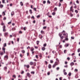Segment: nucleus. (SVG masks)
<instances>
[{
  "instance_id": "nucleus-1",
  "label": "nucleus",
  "mask_w": 80,
  "mask_h": 80,
  "mask_svg": "<svg viewBox=\"0 0 80 80\" xmlns=\"http://www.w3.org/2000/svg\"><path fill=\"white\" fill-rule=\"evenodd\" d=\"M59 37H60L61 39H63V38H67L68 37V34L65 33V31L64 30L59 34Z\"/></svg>"
},
{
  "instance_id": "nucleus-2",
  "label": "nucleus",
  "mask_w": 80,
  "mask_h": 80,
  "mask_svg": "<svg viewBox=\"0 0 80 80\" xmlns=\"http://www.w3.org/2000/svg\"><path fill=\"white\" fill-rule=\"evenodd\" d=\"M2 50H3V52H0V54L1 55H3V54H5V48H2Z\"/></svg>"
},
{
  "instance_id": "nucleus-3",
  "label": "nucleus",
  "mask_w": 80,
  "mask_h": 80,
  "mask_svg": "<svg viewBox=\"0 0 80 80\" xmlns=\"http://www.w3.org/2000/svg\"><path fill=\"white\" fill-rule=\"evenodd\" d=\"M5 25H4V26H3L2 27V28H3V32H6L7 31V30L5 29L6 28Z\"/></svg>"
},
{
  "instance_id": "nucleus-4",
  "label": "nucleus",
  "mask_w": 80,
  "mask_h": 80,
  "mask_svg": "<svg viewBox=\"0 0 80 80\" xmlns=\"http://www.w3.org/2000/svg\"><path fill=\"white\" fill-rule=\"evenodd\" d=\"M27 76H28V77L30 78V77H31V76H32V75H30V73L28 72V73H27Z\"/></svg>"
},
{
  "instance_id": "nucleus-5",
  "label": "nucleus",
  "mask_w": 80,
  "mask_h": 80,
  "mask_svg": "<svg viewBox=\"0 0 80 80\" xmlns=\"http://www.w3.org/2000/svg\"><path fill=\"white\" fill-rule=\"evenodd\" d=\"M8 32H6L4 33V36L5 37H6V36H8Z\"/></svg>"
},
{
  "instance_id": "nucleus-6",
  "label": "nucleus",
  "mask_w": 80,
  "mask_h": 80,
  "mask_svg": "<svg viewBox=\"0 0 80 80\" xmlns=\"http://www.w3.org/2000/svg\"><path fill=\"white\" fill-rule=\"evenodd\" d=\"M54 64L57 66L58 65H59L60 63H59V62H55Z\"/></svg>"
},
{
  "instance_id": "nucleus-7",
  "label": "nucleus",
  "mask_w": 80,
  "mask_h": 80,
  "mask_svg": "<svg viewBox=\"0 0 80 80\" xmlns=\"http://www.w3.org/2000/svg\"><path fill=\"white\" fill-rule=\"evenodd\" d=\"M72 8H73V7H72V6L70 7V11L71 12H73V10L72 9Z\"/></svg>"
},
{
  "instance_id": "nucleus-8",
  "label": "nucleus",
  "mask_w": 80,
  "mask_h": 80,
  "mask_svg": "<svg viewBox=\"0 0 80 80\" xmlns=\"http://www.w3.org/2000/svg\"><path fill=\"white\" fill-rule=\"evenodd\" d=\"M4 58H6L7 60H8V57L7 55L5 56L4 57Z\"/></svg>"
},
{
  "instance_id": "nucleus-9",
  "label": "nucleus",
  "mask_w": 80,
  "mask_h": 80,
  "mask_svg": "<svg viewBox=\"0 0 80 80\" xmlns=\"http://www.w3.org/2000/svg\"><path fill=\"white\" fill-rule=\"evenodd\" d=\"M15 13L14 12V11H12V12L11 13V15L12 17V16H13V15H14V14Z\"/></svg>"
},
{
  "instance_id": "nucleus-10",
  "label": "nucleus",
  "mask_w": 80,
  "mask_h": 80,
  "mask_svg": "<svg viewBox=\"0 0 80 80\" xmlns=\"http://www.w3.org/2000/svg\"><path fill=\"white\" fill-rule=\"evenodd\" d=\"M30 50L31 51V52H33V51L34 50V48H33V47L31 48Z\"/></svg>"
},
{
  "instance_id": "nucleus-11",
  "label": "nucleus",
  "mask_w": 80,
  "mask_h": 80,
  "mask_svg": "<svg viewBox=\"0 0 80 80\" xmlns=\"http://www.w3.org/2000/svg\"><path fill=\"white\" fill-rule=\"evenodd\" d=\"M7 67H4V70H5L6 72H7Z\"/></svg>"
},
{
  "instance_id": "nucleus-12",
  "label": "nucleus",
  "mask_w": 80,
  "mask_h": 80,
  "mask_svg": "<svg viewBox=\"0 0 80 80\" xmlns=\"http://www.w3.org/2000/svg\"><path fill=\"white\" fill-rule=\"evenodd\" d=\"M69 45L68 44H66L64 45L65 47H67L68 46H69Z\"/></svg>"
},
{
  "instance_id": "nucleus-13",
  "label": "nucleus",
  "mask_w": 80,
  "mask_h": 80,
  "mask_svg": "<svg viewBox=\"0 0 80 80\" xmlns=\"http://www.w3.org/2000/svg\"><path fill=\"white\" fill-rule=\"evenodd\" d=\"M3 7V5L2 4L0 5V8H2Z\"/></svg>"
},
{
  "instance_id": "nucleus-14",
  "label": "nucleus",
  "mask_w": 80,
  "mask_h": 80,
  "mask_svg": "<svg viewBox=\"0 0 80 80\" xmlns=\"http://www.w3.org/2000/svg\"><path fill=\"white\" fill-rule=\"evenodd\" d=\"M70 65L71 66H73V65H74V63L73 62H72L70 63Z\"/></svg>"
},
{
  "instance_id": "nucleus-15",
  "label": "nucleus",
  "mask_w": 80,
  "mask_h": 80,
  "mask_svg": "<svg viewBox=\"0 0 80 80\" xmlns=\"http://www.w3.org/2000/svg\"><path fill=\"white\" fill-rule=\"evenodd\" d=\"M42 50H43V51H44V50H45V47H43L42 48Z\"/></svg>"
},
{
  "instance_id": "nucleus-16",
  "label": "nucleus",
  "mask_w": 80,
  "mask_h": 80,
  "mask_svg": "<svg viewBox=\"0 0 80 80\" xmlns=\"http://www.w3.org/2000/svg\"><path fill=\"white\" fill-rule=\"evenodd\" d=\"M20 4L21 6H23V3L22 2H20Z\"/></svg>"
},
{
  "instance_id": "nucleus-17",
  "label": "nucleus",
  "mask_w": 80,
  "mask_h": 80,
  "mask_svg": "<svg viewBox=\"0 0 80 80\" xmlns=\"http://www.w3.org/2000/svg\"><path fill=\"white\" fill-rule=\"evenodd\" d=\"M3 46L4 47H7V43H5L3 45Z\"/></svg>"
},
{
  "instance_id": "nucleus-18",
  "label": "nucleus",
  "mask_w": 80,
  "mask_h": 80,
  "mask_svg": "<svg viewBox=\"0 0 80 80\" xmlns=\"http://www.w3.org/2000/svg\"><path fill=\"white\" fill-rule=\"evenodd\" d=\"M48 68H52V66L51 64H49L48 65Z\"/></svg>"
},
{
  "instance_id": "nucleus-19",
  "label": "nucleus",
  "mask_w": 80,
  "mask_h": 80,
  "mask_svg": "<svg viewBox=\"0 0 80 80\" xmlns=\"http://www.w3.org/2000/svg\"><path fill=\"white\" fill-rule=\"evenodd\" d=\"M33 62H30V65H33Z\"/></svg>"
},
{
  "instance_id": "nucleus-20",
  "label": "nucleus",
  "mask_w": 80,
  "mask_h": 80,
  "mask_svg": "<svg viewBox=\"0 0 80 80\" xmlns=\"http://www.w3.org/2000/svg\"><path fill=\"white\" fill-rule=\"evenodd\" d=\"M16 30V29L15 28H12V31H14V30Z\"/></svg>"
},
{
  "instance_id": "nucleus-21",
  "label": "nucleus",
  "mask_w": 80,
  "mask_h": 80,
  "mask_svg": "<svg viewBox=\"0 0 80 80\" xmlns=\"http://www.w3.org/2000/svg\"><path fill=\"white\" fill-rule=\"evenodd\" d=\"M74 72L76 73H77V72H78V69H75L74 70Z\"/></svg>"
},
{
  "instance_id": "nucleus-22",
  "label": "nucleus",
  "mask_w": 80,
  "mask_h": 80,
  "mask_svg": "<svg viewBox=\"0 0 80 80\" xmlns=\"http://www.w3.org/2000/svg\"><path fill=\"white\" fill-rule=\"evenodd\" d=\"M72 75V73L71 72H69L68 75L70 77L71 76V75Z\"/></svg>"
},
{
  "instance_id": "nucleus-23",
  "label": "nucleus",
  "mask_w": 80,
  "mask_h": 80,
  "mask_svg": "<svg viewBox=\"0 0 80 80\" xmlns=\"http://www.w3.org/2000/svg\"><path fill=\"white\" fill-rule=\"evenodd\" d=\"M65 40L66 41H68V37L65 38Z\"/></svg>"
},
{
  "instance_id": "nucleus-24",
  "label": "nucleus",
  "mask_w": 80,
  "mask_h": 80,
  "mask_svg": "<svg viewBox=\"0 0 80 80\" xmlns=\"http://www.w3.org/2000/svg\"><path fill=\"white\" fill-rule=\"evenodd\" d=\"M56 61H57V62H58V63H59V62H60L59 61V59H58V58H57L56 59Z\"/></svg>"
},
{
  "instance_id": "nucleus-25",
  "label": "nucleus",
  "mask_w": 80,
  "mask_h": 80,
  "mask_svg": "<svg viewBox=\"0 0 80 80\" xmlns=\"http://www.w3.org/2000/svg\"><path fill=\"white\" fill-rule=\"evenodd\" d=\"M41 33L42 34H43L44 33V31H43L42 30L41 31Z\"/></svg>"
},
{
  "instance_id": "nucleus-26",
  "label": "nucleus",
  "mask_w": 80,
  "mask_h": 80,
  "mask_svg": "<svg viewBox=\"0 0 80 80\" xmlns=\"http://www.w3.org/2000/svg\"><path fill=\"white\" fill-rule=\"evenodd\" d=\"M33 65L34 66H36V62H33Z\"/></svg>"
},
{
  "instance_id": "nucleus-27",
  "label": "nucleus",
  "mask_w": 80,
  "mask_h": 80,
  "mask_svg": "<svg viewBox=\"0 0 80 80\" xmlns=\"http://www.w3.org/2000/svg\"><path fill=\"white\" fill-rule=\"evenodd\" d=\"M40 42V41H37V45H38L39 44V43Z\"/></svg>"
},
{
  "instance_id": "nucleus-28",
  "label": "nucleus",
  "mask_w": 80,
  "mask_h": 80,
  "mask_svg": "<svg viewBox=\"0 0 80 80\" xmlns=\"http://www.w3.org/2000/svg\"><path fill=\"white\" fill-rule=\"evenodd\" d=\"M31 74H35V72L34 71H32L31 72Z\"/></svg>"
},
{
  "instance_id": "nucleus-29",
  "label": "nucleus",
  "mask_w": 80,
  "mask_h": 80,
  "mask_svg": "<svg viewBox=\"0 0 80 80\" xmlns=\"http://www.w3.org/2000/svg\"><path fill=\"white\" fill-rule=\"evenodd\" d=\"M56 66H57L56 65H55V64H54L52 66V67L53 68H55V67Z\"/></svg>"
},
{
  "instance_id": "nucleus-30",
  "label": "nucleus",
  "mask_w": 80,
  "mask_h": 80,
  "mask_svg": "<svg viewBox=\"0 0 80 80\" xmlns=\"http://www.w3.org/2000/svg\"><path fill=\"white\" fill-rule=\"evenodd\" d=\"M47 3H49V4H50L51 2H50V1L48 0V1H47Z\"/></svg>"
},
{
  "instance_id": "nucleus-31",
  "label": "nucleus",
  "mask_w": 80,
  "mask_h": 80,
  "mask_svg": "<svg viewBox=\"0 0 80 80\" xmlns=\"http://www.w3.org/2000/svg\"><path fill=\"white\" fill-rule=\"evenodd\" d=\"M50 62L51 63H53V60H50Z\"/></svg>"
},
{
  "instance_id": "nucleus-32",
  "label": "nucleus",
  "mask_w": 80,
  "mask_h": 80,
  "mask_svg": "<svg viewBox=\"0 0 80 80\" xmlns=\"http://www.w3.org/2000/svg\"><path fill=\"white\" fill-rule=\"evenodd\" d=\"M63 73L64 75H67V73L66 72H63Z\"/></svg>"
},
{
  "instance_id": "nucleus-33",
  "label": "nucleus",
  "mask_w": 80,
  "mask_h": 80,
  "mask_svg": "<svg viewBox=\"0 0 80 80\" xmlns=\"http://www.w3.org/2000/svg\"><path fill=\"white\" fill-rule=\"evenodd\" d=\"M22 52L23 53H25V51L24 50H22Z\"/></svg>"
},
{
  "instance_id": "nucleus-34",
  "label": "nucleus",
  "mask_w": 80,
  "mask_h": 80,
  "mask_svg": "<svg viewBox=\"0 0 80 80\" xmlns=\"http://www.w3.org/2000/svg\"><path fill=\"white\" fill-rule=\"evenodd\" d=\"M26 67L27 68H28L30 67V66L29 65H27L26 66Z\"/></svg>"
},
{
  "instance_id": "nucleus-35",
  "label": "nucleus",
  "mask_w": 80,
  "mask_h": 80,
  "mask_svg": "<svg viewBox=\"0 0 80 80\" xmlns=\"http://www.w3.org/2000/svg\"><path fill=\"white\" fill-rule=\"evenodd\" d=\"M56 69L57 70H59L60 69V68H59L58 67Z\"/></svg>"
},
{
  "instance_id": "nucleus-36",
  "label": "nucleus",
  "mask_w": 80,
  "mask_h": 80,
  "mask_svg": "<svg viewBox=\"0 0 80 80\" xmlns=\"http://www.w3.org/2000/svg\"><path fill=\"white\" fill-rule=\"evenodd\" d=\"M39 57H42V54L40 53V54H39Z\"/></svg>"
},
{
  "instance_id": "nucleus-37",
  "label": "nucleus",
  "mask_w": 80,
  "mask_h": 80,
  "mask_svg": "<svg viewBox=\"0 0 80 80\" xmlns=\"http://www.w3.org/2000/svg\"><path fill=\"white\" fill-rule=\"evenodd\" d=\"M43 29H46L47 28V26H44L43 28Z\"/></svg>"
},
{
  "instance_id": "nucleus-38",
  "label": "nucleus",
  "mask_w": 80,
  "mask_h": 80,
  "mask_svg": "<svg viewBox=\"0 0 80 80\" xmlns=\"http://www.w3.org/2000/svg\"><path fill=\"white\" fill-rule=\"evenodd\" d=\"M29 12H30L31 14H32V10L31 9H30L29 10Z\"/></svg>"
},
{
  "instance_id": "nucleus-39",
  "label": "nucleus",
  "mask_w": 80,
  "mask_h": 80,
  "mask_svg": "<svg viewBox=\"0 0 80 80\" xmlns=\"http://www.w3.org/2000/svg\"><path fill=\"white\" fill-rule=\"evenodd\" d=\"M12 77H14V78H16V76H15V75H13L12 76Z\"/></svg>"
},
{
  "instance_id": "nucleus-40",
  "label": "nucleus",
  "mask_w": 80,
  "mask_h": 80,
  "mask_svg": "<svg viewBox=\"0 0 80 80\" xmlns=\"http://www.w3.org/2000/svg\"><path fill=\"white\" fill-rule=\"evenodd\" d=\"M54 10L55 11H57V8H55L54 9Z\"/></svg>"
},
{
  "instance_id": "nucleus-41",
  "label": "nucleus",
  "mask_w": 80,
  "mask_h": 80,
  "mask_svg": "<svg viewBox=\"0 0 80 80\" xmlns=\"http://www.w3.org/2000/svg\"><path fill=\"white\" fill-rule=\"evenodd\" d=\"M24 73V71H22V72H21V74H23Z\"/></svg>"
},
{
  "instance_id": "nucleus-42",
  "label": "nucleus",
  "mask_w": 80,
  "mask_h": 80,
  "mask_svg": "<svg viewBox=\"0 0 80 80\" xmlns=\"http://www.w3.org/2000/svg\"><path fill=\"white\" fill-rule=\"evenodd\" d=\"M70 17H73V14H72V13L70 14Z\"/></svg>"
},
{
  "instance_id": "nucleus-43",
  "label": "nucleus",
  "mask_w": 80,
  "mask_h": 80,
  "mask_svg": "<svg viewBox=\"0 0 80 80\" xmlns=\"http://www.w3.org/2000/svg\"><path fill=\"white\" fill-rule=\"evenodd\" d=\"M44 47H46L47 46V44L45 43L43 44Z\"/></svg>"
},
{
  "instance_id": "nucleus-44",
  "label": "nucleus",
  "mask_w": 80,
  "mask_h": 80,
  "mask_svg": "<svg viewBox=\"0 0 80 80\" xmlns=\"http://www.w3.org/2000/svg\"><path fill=\"white\" fill-rule=\"evenodd\" d=\"M78 53H79V52H80V49L79 48L78 50Z\"/></svg>"
},
{
  "instance_id": "nucleus-45",
  "label": "nucleus",
  "mask_w": 80,
  "mask_h": 80,
  "mask_svg": "<svg viewBox=\"0 0 80 80\" xmlns=\"http://www.w3.org/2000/svg\"><path fill=\"white\" fill-rule=\"evenodd\" d=\"M2 2L3 3H5V0H2Z\"/></svg>"
},
{
  "instance_id": "nucleus-46",
  "label": "nucleus",
  "mask_w": 80,
  "mask_h": 80,
  "mask_svg": "<svg viewBox=\"0 0 80 80\" xmlns=\"http://www.w3.org/2000/svg\"><path fill=\"white\" fill-rule=\"evenodd\" d=\"M33 23H35V22H36V21H35V20H34L33 21Z\"/></svg>"
},
{
  "instance_id": "nucleus-47",
  "label": "nucleus",
  "mask_w": 80,
  "mask_h": 80,
  "mask_svg": "<svg viewBox=\"0 0 80 80\" xmlns=\"http://www.w3.org/2000/svg\"><path fill=\"white\" fill-rule=\"evenodd\" d=\"M11 23H12L11 21H10L8 23V24H11Z\"/></svg>"
},
{
  "instance_id": "nucleus-48",
  "label": "nucleus",
  "mask_w": 80,
  "mask_h": 80,
  "mask_svg": "<svg viewBox=\"0 0 80 80\" xmlns=\"http://www.w3.org/2000/svg\"><path fill=\"white\" fill-rule=\"evenodd\" d=\"M37 18H39V17H40V15H38V16H37Z\"/></svg>"
},
{
  "instance_id": "nucleus-49",
  "label": "nucleus",
  "mask_w": 80,
  "mask_h": 80,
  "mask_svg": "<svg viewBox=\"0 0 80 80\" xmlns=\"http://www.w3.org/2000/svg\"><path fill=\"white\" fill-rule=\"evenodd\" d=\"M6 17H4L3 18V20H6Z\"/></svg>"
},
{
  "instance_id": "nucleus-50",
  "label": "nucleus",
  "mask_w": 80,
  "mask_h": 80,
  "mask_svg": "<svg viewBox=\"0 0 80 80\" xmlns=\"http://www.w3.org/2000/svg\"><path fill=\"white\" fill-rule=\"evenodd\" d=\"M67 59L68 60H70V58L69 57H68L67 58Z\"/></svg>"
},
{
  "instance_id": "nucleus-51",
  "label": "nucleus",
  "mask_w": 80,
  "mask_h": 80,
  "mask_svg": "<svg viewBox=\"0 0 80 80\" xmlns=\"http://www.w3.org/2000/svg\"><path fill=\"white\" fill-rule=\"evenodd\" d=\"M52 15H55V12H52Z\"/></svg>"
},
{
  "instance_id": "nucleus-52",
  "label": "nucleus",
  "mask_w": 80,
  "mask_h": 80,
  "mask_svg": "<svg viewBox=\"0 0 80 80\" xmlns=\"http://www.w3.org/2000/svg\"><path fill=\"white\" fill-rule=\"evenodd\" d=\"M19 33L22 34V31H20L19 32Z\"/></svg>"
},
{
  "instance_id": "nucleus-53",
  "label": "nucleus",
  "mask_w": 80,
  "mask_h": 80,
  "mask_svg": "<svg viewBox=\"0 0 80 80\" xmlns=\"http://www.w3.org/2000/svg\"><path fill=\"white\" fill-rule=\"evenodd\" d=\"M1 25H4V23H3V22H2Z\"/></svg>"
},
{
  "instance_id": "nucleus-54",
  "label": "nucleus",
  "mask_w": 80,
  "mask_h": 80,
  "mask_svg": "<svg viewBox=\"0 0 80 80\" xmlns=\"http://www.w3.org/2000/svg\"><path fill=\"white\" fill-rule=\"evenodd\" d=\"M36 58H38V55H36Z\"/></svg>"
},
{
  "instance_id": "nucleus-55",
  "label": "nucleus",
  "mask_w": 80,
  "mask_h": 80,
  "mask_svg": "<svg viewBox=\"0 0 80 80\" xmlns=\"http://www.w3.org/2000/svg\"><path fill=\"white\" fill-rule=\"evenodd\" d=\"M50 72H48L47 73L48 75H50Z\"/></svg>"
},
{
  "instance_id": "nucleus-56",
  "label": "nucleus",
  "mask_w": 80,
  "mask_h": 80,
  "mask_svg": "<svg viewBox=\"0 0 80 80\" xmlns=\"http://www.w3.org/2000/svg\"><path fill=\"white\" fill-rule=\"evenodd\" d=\"M34 48H35L36 49H38V47H37V46H34Z\"/></svg>"
},
{
  "instance_id": "nucleus-57",
  "label": "nucleus",
  "mask_w": 80,
  "mask_h": 80,
  "mask_svg": "<svg viewBox=\"0 0 80 80\" xmlns=\"http://www.w3.org/2000/svg\"><path fill=\"white\" fill-rule=\"evenodd\" d=\"M75 12H76V13H78V11H77V10H75Z\"/></svg>"
},
{
  "instance_id": "nucleus-58",
  "label": "nucleus",
  "mask_w": 80,
  "mask_h": 80,
  "mask_svg": "<svg viewBox=\"0 0 80 80\" xmlns=\"http://www.w3.org/2000/svg\"><path fill=\"white\" fill-rule=\"evenodd\" d=\"M33 9L34 11H36L37 12V10H36L37 8H34Z\"/></svg>"
},
{
  "instance_id": "nucleus-59",
  "label": "nucleus",
  "mask_w": 80,
  "mask_h": 80,
  "mask_svg": "<svg viewBox=\"0 0 80 80\" xmlns=\"http://www.w3.org/2000/svg\"><path fill=\"white\" fill-rule=\"evenodd\" d=\"M2 14H3L4 15H5V12H3Z\"/></svg>"
},
{
  "instance_id": "nucleus-60",
  "label": "nucleus",
  "mask_w": 80,
  "mask_h": 80,
  "mask_svg": "<svg viewBox=\"0 0 80 80\" xmlns=\"http://www.w3.org/2000/svg\"><path fill=\"white\" fill-rule=\"evenodd\" d=\"M45 3H46V1H43V4H45Z\"/></svg>"
},
{
  "instance_id": "nucleus-61",
  "label": "nucleus",
  "mask_w": 80,
  "mask_h": 80,
  "mask_svg": "<svg viewBox=\"0 0 80 80\" xmlns=\"http://www.w3.org/2000/svg\"><path fill=\"white\" fill-rule=\"evenodd\" d=\"M71 39H72V40H74V38L72 37H71Z\"/></svg>"
},
{
  "instance_id": "nucleus-62",
  "label": "nucleus",
  "mask_w": 80,
  "mask_h": 80,
  "mask_svg": "<svg viewBox=\"0 0 80 80\" xmlns=\"http://www.w3.org/2000/svg\"><path fill=\"white\" fill-rule=\"evenodd\" d=\"M59 5L58 6V7H60V6H61V3L59 2Z\"/></svg>"
},
{
  "instance_id": "nucleus-63",
  "label": "nucleus",
  "mask_w": 80,
  "mask_h": 80,
  "mask_svg": "<svg viewBox=\"0 0 80 80\" xmlns=\"http://www.w3.org/2000/svg\"><path fill=\"white\" fill-rule=\"evenodd\" d=\"M66 71V70H65V69H64L63 70V73H64V72H65Z\"/></svg>"
},
{
  "instance_id": "nucleus-64",
  "label": "nucleus",
  "mask_w": 80,
  "mask_h": 80,
  "mask_svg": "<svg viewBox=\"0 0 80 80\" xmlns=\"http://www.w3.org/2000/svg\"><path fill=\"white\" fill-rule=\"evenodd\" d=\"M76 3H79V1H78V0H77L76 1Z\"/></svg>"
}]
</instances>
